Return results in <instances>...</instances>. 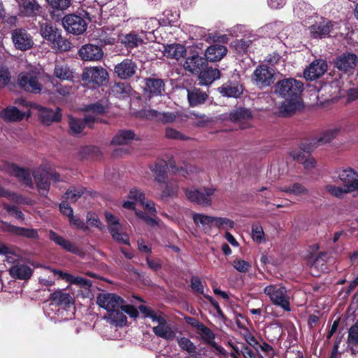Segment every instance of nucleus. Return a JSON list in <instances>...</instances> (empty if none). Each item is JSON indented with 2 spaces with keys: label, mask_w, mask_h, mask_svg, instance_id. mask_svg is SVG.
Here are the masks:
<instances>
[{
  "label": "nucleus",
  "mask_w": 358,
  "mask_h": 358,
  "mask_svg": "<svg viewBox=\"0 0 358 358\" xmlns=\"http://www.w3.org/2000/svg\"><path fill=\"white\" fill-rule=\"evenodd\" d=\"M54 75L62 80H73V72L67 65H55Z\"/></svg>",
  "instance_id": "nucleus-39"
},
{
  "label": "nucleus",
  "mask_w": 358,
  "mask_h": 358,
  "mask_svg": "<svg viewBox=\"0 0 358 358\" xmlns=\"http://www.w3.org/2000/svg\"><path fill=\"white\" fill-rule=\"evenodd\" d=\"M192 219L195 224H201L204 228H210L212 224L215 225L216 217L195 213L192 215Z\"/></svg>",
  "instance_id": "nucleus-40"
},
{
  "label": "nucleus",
  "mask_w": 358,
  "mask_h": 358,
  "mask_svg": "<svg viewBox=\"0 0 358 358\" xmlns=\"http://www.w3.org/2000/svg\"><path fill=\"white\" fill-rule=\"evenodd\" d=\"M8 272L13 279L27 280L32 276L34 269L26 264L17 263L12 266Z\"/></svg>",
  "instance_id": "nucleus-29"
},
{
  "label": "nucleus",
  "mask_w": 358,
  "mask_h": 358,
  "mask_svg": "<svg viewBox=\"0 0 358 358\" xmlns=\"http://www.w3.org/2000/svg\"><path fill=\"white\" fill-rule=\"evenodd\" d=\"M131 87L129 84L119 82L113 87L112 91L117 97L124 98L130 94Z\"/></svg>",
  "instance_id": "nucleus-43"
},
{
  "label": "nucleus",
  "mask_w": 358,
  "mask_h": 358,
  "mask_svg": "<svg viewBox=\"0 0 358 358\" xmlns=\"http://www.w3.org/2000/svg\"><path fill=\"white\" fill-rule=\"evenodd\" d=\"M264 293L269 297L273 305L282 308L285 311H290L289 296L285 286L270 285L264 287Z\"/></svg>",
  "instance_id": "nucleus-3"
},
{
  "label": "nucleus",
  "mask_w": 358,
  "mask_h": 358,
  "mask_svg": "<svg viewBox=\"0 0 358 358\" xmlns=\"http://www.w3.org/2000/svg\"><path fill=\"white\" fill-rule=\"evenodd\" d=\"M70 284L80 286L85 289H89L92 285L91 281L89 279L73 275Z\"/></svg>",
  "instance_id": "nucleus-62"
},
{
  "label": "nucleus",
  "mask_w": 358,
  "mask_h": 358,
  "mask_svg": "<svg viewBox=\"0 0 358 358\" xmlns=\"http://www.w3.org/2000/svg\"><path fill=\"white\" fill-rule=\"evenodd\" d=\"M231 264L241 273H246L251 267V264L248 262L238 259H234Z\"/></svg>",
  "instance_id": "nucleus-59"
},
{
  "label": "nucleus",
  "mask_w": 358,
  "mask_h": 358,
  "mask_svg": "<svg viewBox=\"0 0 358 358\" xmlns=\"http://www.w3.org/2000/svg\"><path fill=\"white\" fill-rule=\"evenodd\" d=\"M40 34L51 47L57 50L67 49L65 39L62 36V30L51 22L41 24Z\"/></svg>",
  "instance_id": "nucleus-1"
},
{
  "label": "nucleus",
  "mask_w": 358,
  "mask_h": 358,
  "mask_svg": "<svg viewBox=\"0 0 358 358\" xmlns=\"http://www.w3.org/2000/svg\"><path fill=\"white\" fill-rule=\"evenodd\" d=\"M177 343L182 350L186 351L189 354L196 352V345L189 338L186 337H178Z\"/></svg>",
  "instance_id": "nucleus-48"
},
{
  "label": "nucleus",
  "mask_w": 358,
  "mask_h": 358,
  "mask_svg": "<svg viewBox=\"0 0 358 358\" xmlns=\"http://www.w3.org/2000/svg\"><path fill=\"white\" fill-rule=\"evenodd\" d=\"M220 71L219 69L206 66L199 73L200 83L203 85H210L215 80L220 78Z\"/></svg>",
  "instance_id": "nucleus-34"
},
{
  "label": "nucleus",
  "mask_w": 358,
  "mask_h": 358,
  "mask_svg": "<svg viewBox=\"0 0 358 358\" xmlns=\"http://www.w3.org/2000/svg\"><path fill=\"white\" fill-rule=\"evenodd\" d=\"M325 189L328 193H329L332 196H334L339 199L343 198L344 194L350 192V191H347L346 188L343 189L341 187H337L333 185H326Z\"/></svg>",
  "instance_id": "nucleus-58"
},
{
  "label": "nucleus",
  "mask_w": 358,
  "mask_h": 358,
  "mask_svg": "<svg viewBox=\"0 0 358 358\" xmlns=\"http://www.w3.org/2000/svg\"><path fill=\"white\" fill-rule=\"evenodd\" d=\"M357 61V56L355 53L344 52L336 58L334 64L339 71L348 73L355 69Z\"/></svg>",
  "instance_id": "nucleus-12"
},
{
  "label": "nucleus",
  "mask_w": 358,
  "mask_h": 358,
  "mask_svg": "<svg viewBox=\"0 0 358 358\" xmlns=\"http://www.w3.org/2000/svg\"><path fill=\"white\" fill-rule=\"evenodd\" d=\"M143 114L146 119L158 123H171L176 119V115L173 112L160 113L154 109L144 110Z\"/></svg>",
  "instance_id": "nucleus-21"
},
{
  "label": "nucleus",
  "mask_w": 358,
  "mask_h": 358,
  "mask_svg": "<svg viewBox=\"0 0 358 358\" xmlns=\"http://www.w3.org/2000/svg\"><path fill=\"white\" fill-rule=\"evenodd\" d=\"M281 190L284 192L292 194L295 196H300L308 193V189L299 182L293 183L289 186H285Z\"/></svg>",
  "instance_id": "nucleus-45"
},
{
  "label": "nucleus",
  "mask_w": 358,
  "mask_h": 358,
  "mask_svg": "<svg viewBox=\"0 0 358 358\" xmlns=\"http://www.w3.org/2000/svg\"><path fill=\"white\" fill-rule=\"evenodd\" d=\"M8 168L10 175L18 178L25 185L33 188V182L28 168L20 167L14 163H11Z\"/></svg>",
  "instance_id": "nucleus-26"
},
{
  "label": "nucleus",
  "mask_w": 358,
  "mask_h": 358,
  "mask_svg": "<svg viewBox=\"0 0 358 358\" xmlns=\"http://www.w3.org/2000/svg\"><path fill=\"white\" fill-rule=\"evenodd\" d=\"M252 237L255 241L259 243L265 241L264 232L261 225L258 224L252 225Z\"/></svg>",
  "instance_id": "nucleus-52"
},
{
  "label": "nucleus",
  "mask_w": 358,
  "mask_h": 358,
  "mask_svg": "<svg viewBox=\"0 0 358 358\" xmlns=\"http://www.w3.org/2000/svg\"><path fill=\"white\" fill-rule=\"evenodd\" d=\"M165 136L167 138L173 139V140L185 141V140L188 139V138L186 137L181 132L178 131V130H176L173 128H171V127H168L166 129Z\"/></svg>",
  "instance_id": "nucleus-60"
},
{
  "label": "nucleus",
  "mask_w": 358,
  "mask_h": 358,
  "mask_svg": "<svg viewBox=\"0 0 358 358\" xmlns=\"http://www.w3.org/2000/svg\"><path fill=\"white\" fill-rule=\"evenodd\" d=\"M252 44L251 40L245 39H236L233 42V46L234 47L236 52L239 54H245L250 45Z\"/></svg>",
  "instance_id": "nucleus-50"
},
{
  "label": "nucleus",
  "mask_w": 358,
  "mask_h": 358,
  "mask_svg": "<svg viewBox=\"0 0 358 358\" xmlns=\"http://www.w3.org/2000/svg\"><path fill=\"white\" fill-rule=\"evenodd\" d=\"M303 83L294 78H285L277 82L275 93L284 99L301 98Z\"/></svg>",
  "instance_id": "nucleus-2"
},
{
  "label": "nucleus",
  "mask_w": 358,
  "mask_h": 358,
  "mask_svg": "<svg viewBox=\"0 0 358 358\" xmlns=\"http://www.w3.org/2000/svg\"><path fill=\"white\" fill-rule=\"evenodd\" d=\"M198 334L201 335L202 341L207 345H210L215 342V334L205 324H203L198 329Z\"/></svg>",
  "instance_id": "nucleus-44"
},
{
  "label": "nucleus",
  "mask_w": 358,
  "mask_h": 358,
  "mask_svg": "<svg viewBox=\"0 0 358 358\" xmlns=\"http://www.w3.org/2000/svg\"><path fill=\"white\" fill-rule=\"evenodd\" d=\"M235 223L232 220L227 217H216L215 227L219 229L227 230L234 227Z\"/></svg>",
  "instance_id": "nucleus-51"
},
{
  "label": "nucleus",
  "mask_w": 358,
  "mask_h": 358,
  "mask_svg": "<svg viewBox=\"0 0 358 358\" xmlns=\"http://www.w3.org/2000/svg\"><path fill=\"white\" fill-rule=\"evenodd\" d=\"M49 239L54 242L56 245L60 246L63 250L73 254L79 252V248L68 239L59 235L53 230H50L48 234Z\"/></svg>",
  "instance_id": "nucleus-28"
},
{
  "label": "nucleus",
  "mask_w": 358,
  "mask_h": 358,
  "mask_svg": "<svg viewBox=\"0 0 358 358\" xmlns=\"http://www.w3.org/2000/svg\"><path fill=\"white\" fill-rule=\"evenodd\" d=\"M215 192V189L213 187H204L203 191L197 189H186L185 195L191 202L203 206H210L212 204L211 196Z\"/></svg>",
  "instance_id": "nucleus-11"
},
{
  "label": "nucleus",
  "mask_w": 358,
  "mask_h": 358,
  "mask_svg": "<svg viewBox=\"0 0 358 358\" xmlns=\"http://www.w3.org/2000/svg\"><path fill=\"white\" fill-rule=\"evenodd\" d=\"M206 66H208V62L205 57L193 55L186 58L184 68L192 73L199 74Z\"/></svg>",
  "instance_id": "nucleus-23"
},
{
  "label": "nucleus",
  "mask_w": 358,
  "mask_h": 358,
  "mask_svg": "<svg viewBox=\"0 0 358 358\" xmlns=\"http://www.w3.org/2000/svg\"><path fill=\"white\" fill-rule=\"evenodd\" d=\"M208 95L199 88L192 87L187 90V100L192 107H195L204 103Z\"/></svg>",
  "instance_id": "nucleus-33"
},
{
  "label": "nucleus",
  "mask_w": 358,
  "mask_h": 358,
  "mask_svg": "<svg viewBox=\"0 0 358 358\" xmlns=\"http://www.w3.org/2000/svg\"><path fill=\"white\" fill-rule=\"evenodd\" d=\"M33 177L39 194L41 196H46L50 187L48 173H46V171L38 170L33 173Z\"/></svg>",
  "instance_id": "nucleus-27"
},
{
  "label": "nucleus",
  "mask_w": 358,
  "mask_h": 358,
  "mask_svg": "<svg viewBox=\"0 0 358 358\" xmlns=\"http://www.w3.org/2000/svg\"><path fill=\"white\" fill-rule=\"evenodd\" d=\"M41 9L36 0H21L19 3L20 14L24 17H36L41 13Z\"/></svg>",
  "instance_id": "nucleus-30"
},
{
  "label": "nucleus",
  "mask_w": 358,
  "mask_h": 358,
  "mask_svg": "<svg viewBox=\"0 0 358 358\" xmlns=\"http://www.w3.org/2000/svg\"><path fill=\"white\" fill-rule=\"evenodd\" d=\"M51 305L61 307L64 309L69 308L74 303L73 298L62 289H57L51 293L49 296Z\"/></svg>",
  "instance_id": "nucleus-22"
},
{
  "label": "nucleus",
  "mask_w": 358,
  "mask_h": 358,
  "mask_svg": "<svg viewBox=\"0 0 358 358\" xmlns=\"http://www.w3.org/2000/svg\"><path fill=\"white\" fill-rule=\"evenodd\" d=\"M78 54L84 61H99L103 56L101 48L91 43L83 45L80 48Z\"/></svg>",
  "instance_id": "nucleus-20"
},
{
  "label": "nucleus",
  "mask_w": 358,
  "mask_h": 358,
  "mask_svg": "<svg viewBox=\"0 0 358 358\" xmlns=\"http://www.w3.org/2000/svg\"><path fill=\"white\" fill-rule=\"evenodd\" d=\"M190 287L193 291V292L204 294L203 286L201 282V280L198 276L193 275L190 278Z\"/></svg>",
  "instance_id": "nucleus-57"
},
{
  "label": "nucleus",
  "mask_w": 358,
  "mask_h": 358,
  "mask_svg": "<svg viewBox=\"0 0 358 358\" xmlns=\"http://www.w3.org/2000/svg\"><path fill=\"white\" fill-rule=\"evenodd\" d=\"M3 208L9 214L13 215L17 219L20 220L22 221L24 220V215L17 206H10L6 203H3Z\"/></svg>",
  "instance_id": "nucleus-61"
},
{
  "label": "nucleus",
  "mask_w": 358,
  "mask_h": 358,
  "mask_svg": "<svg viewBox=\"0 0 358 358\" xmlns=\"http://www.w3.org/2000/svg\"><path fill=\"white\" fill-rule=\"evenodd\" d=\"M348 343L353 346L358 345V322H355L349 329Z\"/></svg>",
  "instance_id": "nucleus-56"
},
{
  "label": "nucleus",
  "mask_w": 358,
  "mask_h": 358,
  "mask_svg": "<svg viewBox=\"0 0 358 358\" xmlns=\"http://www.w3.org/2000/svg\"><path fill=\"white\" fill-rule=\"evenodd\" d=\"M11 39L14 47L19 50L26 51L34 45L32 36L23 28H17L11 31Z\"/></svg>",
  "instance_id": "nucleus-8"
},
{
  "label": "nucleus",
  "mask_w": 358,
  "mask_h": 358,
  "mask_svg": "<svg viewBox=\"0 0 358 358\" xmlns=\"http://www.w3.org/2000/svg\"><path fill=\"white\" fill-rule=\"evenodd\" d=\"M38 118L43 124L49 126L53 122H59L62 120V110L57 108L55 110L42 106H38Z\"/></svg>",
  "instance_id": "nucleus-16"
},
{
  "label": "nucleus",
  "mask_w": 358,
  "mask_h": 358,
  "mask_svg": "<svg viewBox=\"0 0 358 358\" xmlns=\"http://www.w3.org/2000/svg\"><path fill=\"white\" fill-rule=\"evenodd\" d=\"M2 231L13 235L30 239L37 240L39 238L38 231L36 229L17 227L6 222L2 223Z\"/></svg>",
  "instance_id": "nucleus-13"
},
{
  "label": "nucleus",
  "mask_w": 358,
  "mask_h": 358,
  "mask_svg": "<svg viewBox=\"0 0 358 358\" xmlns=\"http://www.w3.org/2000/svg\"><path fill=\"white\" fill-rule=\"evenodd\" d=\"M347 191L353 192L358 189V174L352 169L342 170L338 176Z\"/></svg>",
  "instance_id": "nucleus-24"
},
{
  "label": "nucleus",
  "mask_w": 358,
  "mask_h": 358,
  "mask_svg": "<svg viewBox=\"0 0 358 358\" xmlns=\"http://www.w3.org/2000/svg\"><path fill=\"white\" fill-rule=\"evenodd\" d=\"M122 42L127 48H134L142 44L143 41L141 37L136 33H129L124 37Z\"/></svg>",
  "instance_id": "nucleus-42"
},
{
  "label": "nucleus",
  "mask_w": 358,
  "mask_h": 358,
  "mask_svg": "<svg viewBox=\"0 0 358 358\" xmlns=\"http://www.w3.org/2000/svg\"><path fill=\"white\" fill-rule=\"evenodd\" d=\"M303 108L301 98L285 99L279 106L280 116L287 117Z\"/></svg>",
  "instance_id": "nucleus-19"
},
{
  "label": "nucleus",
  "mask_w": 358,
  "mask_h": 358,
  "mask_svg": "<svg viewBox=\"0 0 358 358\" xmlns=\"http://www.w3.org/2000/svg\"><path fill=\"white\" fill-rule=\"evenodd\" d=\"M334 24L335 22L327 19H323L320 22H315L309 27L311 37L313 38H323L329 36Z\"/></svg>",
  "instance_id": "nucleus-15"
},
{
  "label": "nucleus",
  "mask_w": 358,
  "mask_h": 358,
  "mask_svg": "<svg viewBox=\"0 0 358 358\" xmlns=\"http://www.w3.org/2000/svg\"><path fill=\"white\" fill-rule=\"evenodd\" d=\"M145 85L150 96H161L165 92V84L161 78H147Z\"/></svg>",
  "instance_id": "nucleus-31"
},
{
  "label": "nucleus",
  "mask_w": 358,
  "mask_h": 358,
  "mask_svg": "<svg viewBox=\"0 0 358 358\" xmlns=\"http://www.w3.org/2000/svg\"><path fill=\"white\" fill-rule=\"evenodd\" d=\"M224 96L238 98L243 92V87L236 81H227L218 88Z\"/></svg>",
  "instance_id": "nucleus-32"
},
{
  "label": "nucleus",
  "mask_w": 358,
  "mask_h": 358,
  "mask_svg": "<svg viewBox=\"0 0 358 358\" xmlns=\"http://www.w3.org/2000/svg\"><path fill=\"white\" fill-rule=\"evenodd\" d=\"M10 80V73L8 68L0 66V88L4 87Z\"/></svg>",
  "instance_id": "nucleus-63"
},
{
  "label": "nucleus",
  "mask_w": 358,
  "mask_h": 358,
  "mask_svg": "<svg viewBox=\"0 0 358 358\" xmlns=\"http://www.w3.org/2000/svg\"><path fill=\"white\" fill-rule=\"evenodd\" d=\"M154 334L159 337L166 340H172L175 337V333L171 328L167 325L166 320H164L163 324H159L158 326L152 328Z\"/></svg>",
  "instance_id": "nucleus-38"
},
{
  "label": "nucleus",
  "mask_w": 358,
  "mask_h": 358,
  "mask_svg": "<svg viewBox=\"0 0 358 358\" xmlns=\"http://www.w3.org/2000/svg\"><path fill=\"white\" fill-rule=\"evenodd\" d=\"M122 231V226L117 228L109 229V232L114 241L118 243L130 245L129 238L127 233H124Z\"/></svg>",
  "instance_id": "nucleus-41"
},
{
  "label": "nucleus",
  "mask_w": 358,
  "mask_h": 358,
  "mask_svg": "<svg viewBox=\"0 0 358 358\" xmlns=\"http://www.w3.org/2000/svg\"><path fill=\"white\" fill-rule=\"evenodd\" d=\"M108 317L119 327H124L127 324V318L123 311L116 309L114 311L108 313Z\"/></svg>",
  "instance_id": "nucleus-47"
},
{
  "label": "nucleus",
  "mask_w": 358,
  "mask_h": 358,
  "mask_svg": "<svg viewBox=\"0 0 358 358\" xmlns=\"http://www.w3.org/2000/svg\"><path fill=\"white\" fill-rule=\"evenodd\" d=\"M125 301L115 293H99L96 297V303L99 307L107 310L108 313L120 309Z\"/></svg>",
  "instance_id": "nucleus-10"
},
{
  "label": "nucleus",
  "mask_w": 358,
  "mask_h": 358,
  "mask_svg": "<svg viewBox=\"0 0 358 358\" xmlns=\"http://www.w3.org/2000/svg\"><path fill=\"white\" fill-rule=\"evenodd\" d=\"M166 186L162 190V196L164 197L176 196L178 194V186L175 182H165Z\"/></svg>",
  "instance_id": "nucleus-53"
},
{
  "label": "nucleus",
  "mask_w": 358,
  "mask_h": 358,
  "mask_svg": "<svg viewBox=\"0 0 358 358\" xmlns=\"http://www.w3.org/2000/svg\"><path fill=\"white\" fill-rule=\"evenodd\" d=\"M186 50L183 45L178 44H171L169 46L168 54L172 58L179 59L180 57H184Z\"/></svg>",
  "instance_id": "nucleus-49"
},
{
  "label": "nucleus",
  "mask_w": 358,
  "mask_h": 358,
  "mask_svg": "<svg viewBox=\"0 0 358 358\" xmlns=\"http://www.w3.org/2000/svg\"><path fill=\"white\" fill-rule=\"evenodd\" d=\"M137 70V65L131 59H124L115 66L114 73L120 79H129L132 78Z\"/></svg>",
  "instance_id": "nucleus-14"
},
{
  "label": "nucleus",
  "mask_w": 358,
  "mask_h": 358,
  "mask_svg": "<svg viewBox=\"0 0 358 358\" xmlns=\"http://www.w3.org/2000/svg\"><path fill=\"white\" fill-rule=\"evenodd\" d=\"M108 79V73L103 67H87L82 74V80L87 84H92V87L101 86Z\"/></svg>",
  "instance_id": "nucleus-4"
},
{
  "label": "nucleus",
  "mask_w": 358,
  "mask_h": 358,
  "mask_svg": "<svg viewBox=\"0 0 358 358\" xmlns=\"http://www.w3.org/2000/svg\"><path fill=\"white\" fill-rule=\"evenodd\" d=\"M168 164L165 161H160L153 166H150V169L154 173L155 180L159 183H165L168 178L167 173Z\"/></svg>",
  "instance_id": "nucleus-35"
},
{
  "label": "nucleus",
  "mask_w": 358,
  "mask_h": 358,
  "mask_svg": "<svg viewBox=\"0 0 358 358\" xmlns=\"http://www.w3.org/2000/svg\"><path fill=\"white\" fill-rule=\"evenodd\" d=\"M95 122L105 123L106 121L101 118L95 117L90 115H85L83 119L70 116L69 120V132L71 134L73 135L80 134L86 127L90 129H93Z\"/></svg>",
  "instance_id": "nucleus-9"
},
{
  "label": "nucleus",
  "mask_w": 358,
  "mask_h": 358,
  "mask_svg": "<svg viewBox=\"0 0 358 358\" xmlns=\"http://www.w3.org/2000/svg\"><path fill=\"white\" fill-rule=\"evenodd\" d=\"M62 24L68 32L74 35L83 34L87 27V22L85 18L76 14H69L64 17Z\"/></svg>",
  "instance_id": "nucleus-7"
},
{
  "label": "nucleus",
  "mask_w": 358,
  "mask_h": 358,
  "mask_svg": "<svg viewBox=\"0 0 358 358\" xmlns=\"http://www.w3.org/2000/svg\"><path fill=\"white\" fill-rule=\"evenodd\" d=\"M327 64L322 59L313 61L305 69L303 76L307 80H315L321 77L327 71Z\"/></svg>",
  "instance_id": "nucleus-18"
},
{
  "label": "nucleus",
  "mask_w": 358,
  "mask_h": 358,
  "mask_svg": "<svg viewBox=\"0 0 358 358\" xmlns=\"http://www.w3.org/2000/svg\"><path fill=\"white\" fill-rule=\"evenodd\" d=\"M252 119V114L250 109L245 108H237L229 113V120L239 124L241 129H244L250 127L248 121Z\"/></svg>",
  "instance_id": "nucleus-17"
},
{
  "label": "nucleus",
  "mask_w": 358,
  "mask_h": 358,
  "mask_svg": "<svg viewBox=\"0 0 358 358\" xmlns=\"http://www.w3.org/2000/svg\"><path fill=\"white\" fill-rule=\"evenodd\" d=\"M135 133L130 129H121L113 138L112 145H125L128 144L135 138Z\"/></svg>",
  "instance_id": "nucleus-36"
},
{
  "label": "nucleus",
  "mask_w": 358,
  "mask_h": 358,
  "mask_svg": "<svg viewBox=\"0 0 358 358\" xmlns=\"http://www.w3.org/2000/svg\"><path fill=\"white\" fill-rule=\"evenodd\" d=\"M252 80L260 88L268 87L275 81V71L267 65L261 64L253 72Z\"/></svg>",
  "instance_id": "nucleus-5"
},
{
  "label": "nucleus",
  "mask_w": 358,
  "mask_h": 358,
  "mask_svg": "<svg viewBox=\"0 0 358 358\" xmlns=\"http://www.w3.org/2000/svg\"><path fill=\"white\" fill-rule=\"evenodd\" d=\"M84 194V189L73 188V189H68L63 196V198L66 200H70L71 202H76Z\"/></svg>",
  "instance_id": "nucleus-54"
},
{
  "label": "nucleus",
  "mask_w": 358,
  "mask_h": 358,
  "mask_svg": "<svg viewBox=\"0 0 358 358\" xmlns=\"http://www.w3.org/2000/svg\"><path fill=\"white\" fill-rule=\"evenodd\" d=\"M163 21L165 24L173 25L174 23H176L179 17L180 14L176 11H173L171 10H165L163 12Z\"/></svg>",
  "instance_id": "nucleus-55"
},
{
  "label": "nucleus",
  "mask_w": 358,
  "mask_h": 358,
  "mask_svg": "<svg viewBox=\"0 0 358 358\" xmlns=\"http://www.w3.org/2000/svg\"><path fill=\"white\" fill-rule=\"evenodd\" d=\"M227 52L226 46L215 43L206 50L204 57L207 62H216L220 61Z\"/></svg>",
  "instance_id": "nucleus-25"
},
{
  "label": "nucleus",
  "mask_w": 358,
  "mask_h": 358,
  "mask_svg": "<svg viewBox=\"0 0 358 358\" xmlns=\"http://www.w3.org/2000/svg\"><path fill=\"white\" fill-rule=\"evenodd\" d=\"M24 116V114L15 106L7 107L1 113V117L8 122L20 121Z\"/></svg>",
  "instance_id": "nucleus-37"
},
{
  "label": "nucleus",
  "mask_w": 358,
  "mask_h": 358,
  "mask_svg": "<svg viewBox=\"0 0 358 358\" xmlns=\"http://www.w3.org/2000/svg\"><path fill=\"white\" fill-rule=\"evenodd\" d=\"M128 198L139 201L141 205H144V200H145L144 193L137 188H132L129 191Z\"/></svg>",
  "instance_id": "nucleus-64"
},
{
  "label": "nucleus",
  "mask_w": 358,
  "mask_h": 358,
  "mask_svg": "<svg viewBox=\"0 0 358 358\" xmlns=\"http://www.w3.org/2000/svg\"><path fill=\"white\" fill-rule=\"evenodd\" d=\"M50 8L53 13L55 11H63L68 8L71 5V0H46Z\"/></svg>",
  "instance_id": "nucleus-46"
},
{
  "label": "nucleus",
  "mask_w": 358,
  "mask_h": 358,
  "mask_svg": "<svg viewBox=\"0 0 358 358\" xmlns=\"http://www.w3.org/2000/svg\"><path fill=\"white\" fill-rule=\"evenodd\" d=\"M17 83L19 87L27 92L38 94L42 90V85L38 81V77L34 73H20Z\"/></svg>",
  "instance_id": "nucleus-6"
}]
</instances>
